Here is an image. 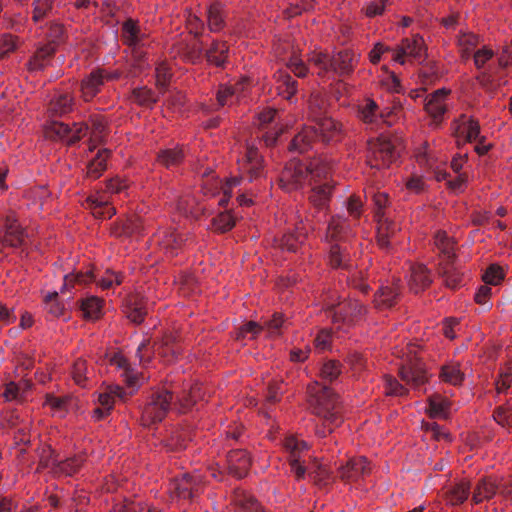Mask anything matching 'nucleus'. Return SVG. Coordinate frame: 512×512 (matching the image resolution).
<instances>
[{
    "label": "nucleus",
    "mask_w": 512,
    "mask_h": 512,
    "mask_svg": "<svg viewBox=\"0 0 512 512\" xmlns=\"http://www.w3.org/2000/svg\"><path fill=\"white\" fill-rule=\"evenodd\" d=\"M331 169L332 165L322 158H315L309 163L291 161L285 167L280 183L288 191L297 189L305 183L311 185L310 202L319 214H325L332 190L328 179Z\"/></svg>",
    "instance_id": "nucleus-1"
},
{
    "label": "nucleus",
    "mask_w": 512,
    "mask_h": 512,
    "mask_svg": "<svg viewBox=\"0 0 512 512\" xmlns=\"http://www.w3.org/2000/svg\"><path fill=\"white\" fill-rule=\"evenodd\" d=\"M106 123L101 116H95L91 119V127L85 124H75L72 128L68 125L51 121L44 128V133L47 138L52 140H63L68 144H73L80 138L85 136L90 131V144L95 147L98 142L104 138Z\"/></svg>",
    "instance_id": "nucleus-2"
},
{
    "label": "nucleus",
    "mask_w": 512,
    "mask_h": 512,
    "mask_svg": "<svg viewBox=\"0 0 512 512\" xmlns=\"http://www.w3.org/2000/svg\"><path fill=\"white\" fill-rule=\"evenodd\" d=\"M308 393L310 404L314 407L315 412L324 419V429L318 428L316 434L320 437H325L326 428L328 429V432L331 433L333 431L332 426L336 427L340 423L337 412L334 411L336 407V398L328 388L322 387L318 383L310 386L308 388Z\"/></svg>",
    "instance_id": "nucleus-3"
},
{
    "label": "nucleus",
    "mask_w": 512,
    "mask_h": 512,
    "mask_svg": "<svg viewBox=\"0 0 512 512\" xmlns=\"http://www.w3.org/2000/svg\"><path fill=\"white\" fill-rule=\"evenodd\" d=\"M308 60L318 69V75L322 76L331 71L340 74L349 72L356 62V56L351 51L344 50L331 59L322 50H314L310 53Z\"/></svg>",
    "instance_id": "nucleus-4"
},
{
    "label": "nucleus",
    "mask_w": 512,
    "mask_h": 512,
    "mask_svg": "<svg viewBox=\"0 0 512 512\" xmlns=\"http://www.w3.org/2000/svg\"><path fill=\"white\" fill-rule=\"evenodd\" d=\"M172 395L167 390L159 391L153 394L142 411L141 422L143 426H151L161 422L166 416Z\"/></svg>",
    "instance_id": "nucleus-5"
},
{
    "label": "nucleus",
    "mask_w": 512,
    "mask_h": 512,
    "mask_svg": "<svg viewBox=\"0 0 512 512\" xmlns=\"http://www.w3.org/2000/svg\"><path fill=\"white\" fill-rule=\"evenodd\" d=\"M368 163L372 168H384L393 163L398 152L392 142L386 136H380L368 144Z\"/></svg>",
    "instance_id": "nucleus-6"
},
{
    "label": "nucleus",
    "mask_w": 512,
    "mask_h": 512,
    "mask_svg": "<svg viewBox=\"0 0 512 512\" xmlns=\"http://www.w3.org/2000/svg\"><path fill=\"white\" fill-rule=\"evenodd\" d=\"M374 203L378 209L377 216L378 220V244L382 248H388L392 245L390 238L394 235L397 230V226L391 223L388 218L380 215V210L384 208L388 202V195L385 192H377L373 195Z\"/></svg>",
    "instance_id": "nucleus-7"
},
{
    "label": "nucleus",
    "mask_w": 512,
    "mask_h": 512,
    "mask_svg": "<svg viewBox=\"0 0 512 512\" xmlns=\"http://www.w3.org/2000/svg\"><path fill=\"white\" fill-rule=\"evenodd\" d=\"M132 394L127 393L118 385H108L98 395V407L94 410L93 417L96 420L105 418L111 411L116 400L126 401Z\"/></svg>",
    "instance_id": "nucleus-8"
},
{
    "label": "nucleus",
    "mask_w": 512,
    "mask_h": 512,
    "mask_svg": "<svg viewBox=\"0 0 512 512\" xmlns=\"http://www.w3.org/2000/svg\"><path fill=\"white\" fill-rule=\"evenodd\" d=\"M426 49L424 40L421 36L415 35L410 39H405L398 49L392 52V60L400 64H405V57H411L416 60H422Z\"/></svg>",
    "instance_id": "nucleus-9"
},
{
    "label": "nucleus",
    "mask_w": 512,
    "mask_h": 512,
    "mask_svg": "<svg viewBox=\"0 0 512 512\" xmlns=\"http://www.w3.org/2000/svg\"><path fill=\"white\" fill-rule=\"evenodd\" d=\"M284 448L289 453V461L292 471L298 479L305 476V468L299 463L302 452L308 449V445L303 440L294 436H289L284 441Z\"/></svg>",
    "instance_id": "nucleus-10"
},
{
    "label": "nucleus",
    "mask_w": 512,
    "mask_h": 512,
    "mask_svg": "<svg viewBox=\"0 0 512 512\" xmlns=\"http://www.w3.org/2000/svg\"><path fill=\"white\" fill-rule=\"evenodd\" d=\"M242 180V177L235 176L223 183L221 180L213 178L207 180L202 189L205 195L210 194L212 196L216 195L218 190H220L223 193V197L218 201V203L220 205H225L231 197L233 189L239 186Z\"/></svg>",
    "instance_id": "nucleus-11"
},
{
    "label": "nucleus",
    "mask_w": 512,
    "mask_h": 512,
    "mask_svg": "<svg viewBox=\"0 0 512 512\" xmlns=\"http://www.w3.org/2000/svg\"><path fill=\"white\" fill-rule=\"evenodd\" d=\"M165 254L173 256L181 248L183 238L171 229H161L156 232L152 239Z\"/></svg>",
    "instance_id": "nucleus-12"
},
{
    "label": "nucleus",
    "mask_w": 512,
    "mask_h": 512,
    "mask_svg": "<svg viewBox=\"0 0 512 512\" xmlns=\"http://www.w3.org/2000/svg\"><path fill=\"white\" fill-rule=\"evenodd\" d=\"M197 478L189 475H183L175 479L170 486V494L173 500H188L198 491Z\"/></svg>",
    "instance_id": "nucleus-13"
},
{
    "label": "nucleus",
    "mask_w": 512,
    "mask_h": 512,
    "mask_svg": "<svg viewBox=\"0 0 512 512\" xmlns=\"http://www.w3.org/2000/svg\"><path fill=\"white\" fill-rule=\"evenodd\" d=\"M370 472V465L365 457L350 459L346 465L339 467V474L343 480L357 481Z\"/></svg>",
    "instance_id": "nucleus-14"
},
{
    "label": "nucleus",
    "mask_w": 512,
    "mask_h": 512,
    "mask_svg": "<svg viewBox=\"0 0 512 512\" xmlns=\"http://www.w3.org/2000/svg\"><path fill=\"white\" fill-rule=\"evenodd\" d=\"M505 493L500 482L493 477H485L478 481L474 488L472 500L475 504L491 499L497 492Z\"/></svg>",
    "instance_id": "nucleus-15"
},
{
    "label": "nucleus",
    "mask_w": 512,
    "mask_h": 512,
    "mask_svg": "<svg viewBox=\"0 0 512 512\" xmlns=\"http://www.w3.org/2000/svg\"><path fill=\"white\" fill-rule=\"evenodd\" d=\"M449 90L438 89L430 94L425 102L426 112L434 119L438 120L447 110V99Z\"/></svg>",
    "instance_id": "nucleus-16"
},
{
    "label": "nucleus",
    "mask_w": 512,
    "mask_h": 512,
    "mask_svg": "<svg viewBox=\"0 0 512 512\" xmlns=\"http://www.w3.org/2000/svg\"><path fill=\"white\" fill-rule=\"evenodd\" d=\"M239 168L243 173L250 174V181L259 176L262 168V158L253 145H247L245 156L238 160Z\"/></svg>",
    "instance_id": "nucleus-17"
},
{
    "label": "nucleus",
    "mask_w": 512,
    "mask_h": 512,
    "mask_svg": "<svg viewBox=\"0 0 512 512\" xmlns=\"http://www.w3.org/2000/svg\"><path fill=\"white\" fill-rule=\"evenodd\" d=\"M455 135L458 140L477 141L480 137V127L478 122L468 116H461L455 125Z\"/></svg>",
    "instance_id": "nucleus-18"
},
{
    "label": "nucleus",
    "mask_w": 512,
    "mask_h": 512,
    "mask_svg": "<svg viewBox=\"0 0 512 512\" xmlns=\"http://www.w3.org/2000/svg\"><path fill=\"white\" fill-rule=\"evenodd\" d=\"M400 376L407 385H410L413 388H418L427 380V375L423 366L418 363H412L410 358L409 363L401 368Z\"/></svg>",
    "instance_id": "nucleus-19"
},
{
    "label": "nucleus",
    "mask_w": 512,
    "mask_h": 512,
    "mask_svg": "<svg viewBox=\"0 0 512 512\" xmlns=\"http://www.w3.org/2000/svg\"><path fill=\"white\" fill-rule=\"evenodd\" d=\"M228 469L234 476L241 478L247 474L251 460L244 450H234L228 454Z\"/></svg>",
    "instance_id": "nucleus-20"
},
{
    "label": "nucleus",
    "mask_w": 512,
    "mask_h": 512,
    "mask_svg": "<svg viewBox=\"0 0 512 512\" xmlns=\"http://www.w3.org/2000/svg\"><path fill=\"white\" fill-rule=\"evenodd\" d=\"M467 371V363L459 361H450L441 369L440 377L443 382L451 385L462 383Z\"/></svg>",
    "instance_id": "nucleus-21"
},
{
    "label": "nucleus",
    "mask_w": 512,
    "mask_h": 512,
    "mask_svg": "<svg viewBox=\"0 0 512 512\" xmlns=\"http://www.w3.org/2000/svg\"><path fill=\"white\" fill-rule=\"evenodd\" d=\"M109 199L104 193H97L87 198V206L91 209L95 218H110L115 214V209L108 206Z\"/></svg>",
    "instance_id": "nucleus-22"
},
{
    "label": "nucleus",
    "mask_w": 512,
    "mask_h": 512,
    "mask_svg": "<svg viewBox=\"0 0 512 512\" xmlns=\"http://www.w3.org/2000/svg\"><path fill=\"white\" fill-rule=\"evenodd\" d=\"M106 76L101 71H93L83 79L81 84L82 97L85 101L91 100L100 90Z\"/></svg>",
    "instance_id": "nucleus-23"
},
{
    "label": "nucleus",
    "mask_w": 512,
    "mask_h": 512,
    "mask_svg": "<svg viewBox=\"0 0 512 512\" xmlns=\"http://www.w3.org/2000/svg\"><path fill=\"white\" fill-rule=\"evenodd\" d=\"M316 136L321 138L323 141H330L334 139L340 131V124L337 123L330 117L324 116L319 119H315Z\"/></svg>",
    "instance_id": "nucleus-24"
},
{
    "label": "nucleus",
    "mask_w": 512,
    "mask_h": 512,
    "mask_svg": "<svg viewBox=\"0 0 512 512\" xmlns=\"http://www.w3.org/2000/svg\"><path fill=\"white\" fill-rule=\"evenodd\" d=\"M109 363L117 369L122 370L121 376L125 379L129 388H134L138 385L137 373L133 372L130 365L127 363L124 356L120 353H114L109 358Z\"/></svg>",
    "instance_id": "nucleus-25"
},
{
    "label": "nucleus",
    "mask_w": 512,
    "mask_h": 512,
    "mask_svg": "<svg viewBox=\"0 0 512 512\" xmlns=\"http://www.w3.org/2000/svg\"><path fill=\"white\" fill-rule=\"evenodd\" d=\"M122 37L128 46L138 47L144 45L145 34L140 30L138 24L131 19L123 24Z\"/></svg>",
    "instance_id": "nucleus-26"
},
{
    "label": "nucleus",
    "mask_w": 512,
    "mask_h": 512,
    "mask_svg": "<svg viewBox=\"0 0 512 512\" xmlns=\"http://www.w3.org/2000/svg\"><path fill=\"white\" fill-rule=\"evenodd\" d=\"M148 304L137 295L130 296L127 301L126 315L133 323H141L147 314Z\"/></svg>",
    "instance_id": "nucleus-27"
},
{
    "label": "nucleus",
    "mask_w": 512,
    "mask_h": 512,
    "mask_svg": "<svg viewBox=\"0 0 512 512\" xmlns=\"http://www.w3.org/2000/svg\"><path fill=\"white\" fill-rule=\"evenodd\" d=\"M245 89L244 82L237 83L234 87L221 86L217 92V101L220 106L233 105L240 100Z\"/></svg>",
    "instance_id": "nucleus-28"
},
{
    "label": "nucleus",
    "mask_w": 512,
    "mask_h": 512,
    "mask_svg": "<svg viewBox=\"0 0 512 512\" xmlns=\"http://www.w3.org/2000/svg\"><path fill=\"white\" fill-rule=\"evenodd\" d=\"M275 88L278 95L290 99L297 91L296 81L286 72L279 70L275 75Z\"/></svg>",
    "instance_id": "nucleus-29"
},
{
    "label": "nucleus",
    "mask_w": 512,
    "mask_h": 512,
    "mask_svg": "<svg viewBox=\"0 0 512 512\" xmlns=\"http://www.w3.org/2000/svg\"><path fill=\"white\" fill-rule=\"evenodd\" d=\"M430 282V274L424 265L417 264L412 267L409 285L415 293L427 287Z\"/></svg>",
    "instance_id": "nucleus-30"
},
{
    "label": "nucleus",
    "mask_w": 512,
    "mask_h": 512,
    "mask_svg": "<svg viewBox=\"0 0 512 512\" xmlns=\"http://www.w3.org/2000/svg\"><path fill=\"white\" fill-rule=\"evenodd\" d=\"M55 51L52 44H47L37 50L33 58L29 61V69L31 71H39L51 64V56Z\"/></svg>",
    "instance_id": "nucleus-31"
},
{
    "label": "nucleus",
    "mask_w": 512,
    "mask_h": 512,
    "mask_svg": "<svg viewBox=\"0 0 512 512\" xmlns=\"http://www.w3.org/2000/svg\"><path fill=\"white\" fill-rule=\"evenodd\" d=\"M317 138L314 127L307 126L300 133H298L291 143V149L300 153L307 151L313 141Z\"/></svg>",
    "instance_id": "nucleus-32"
},
{
    "label": "nucleus",
    "mask_w": 512,
    "mask_h": 512,
    "mask_svg": "<svg viewBox=\"0 0 512 512\" xmlns=\"http://www.w3.org/2000/svg\"><path fill=\"white\" fill-rule=\"evenodd\" d=\"M25 235L19 224L7 218L4 241L6 245L16 247L24 243Z\"/></svg>",
    "instance_id": "nucleus-33"
},
{
    "label": "nucleus",
    "mask_w": 512,
    "mask_h": 512,
    "mask_svg": "<svg viewBox=\"0 0 512 512\" xmlns=\"http://www.w3.org/2000/svg\"><path fill=\"white\" fill-rule=\"evenodd\" d=\"M102 300L95 296L86 297L82 300L81 311L84 318L96 320L102 314Z\"/></svg>",
    "instance_id": "nucleus-34"
},
{
    "label": "nucleus",
    "mask_w": 512,
    "mask_h": 512,
    "mask_svg": "<svg viewBox=\"0 0 512 512\" xmlns=\"http://www.w3.org/2000/svg\"><path fill=\"white\" fill-rule=\"evenodd\" d=\"M469 493L470 483L469 481L462 479L447 492L448 501L452 505L461 504L468 498Z\"/></svg>",
    "instance_id": "nucleus-35"
},
{
    "label": "nucleus",
    "mask_w": 512,
    "mask_h": 512,
    "mask_svg": "<svg viewBox=\"0 0 512 512\" xmlns=\"http://www.w3.org/2000/svg\"><path fill=\"white\" fill-rule=\"evenodd\" d=\"M73 106V98L68 92L57 93L50 103V110L54 114L62 115L70 112Z\"/></svg>",
    "instance_id": "nucleus-36"
},
{
    "label": "nucleus",
    "mask_w": 512,
    "mask_h": 512,
    "mask_svg": "<svg viewBox=\"0 0 512 512\" xmlns=\"http://www.w3.org/2000/svg\"><path fill=\"white\" fill-rule=\"evenodd\" d=\"M449 401L440 395H435L429 400V415L433 418H446L449 414Z\"/></svg>",
    "instance_id": "nucleus-37"
},
{
    "label": "nucleus",
    "mask_w": 512,
    "mask_h": 512,
    "mask_svg": "<svg viewBox=\"0 0 512 512\" xmlns=\"http://www.w3.org/2000/svg\"><path fill=\"white\" fill-rule=\"evenodd\" d=\"M109 152L106 149L99 150L96 157L88 164L87 174L91 178H98L106 169V160Z\"/></svg>",
    "instance_id": "nucleus-38"
},
{
    "label": "nucleus",
    "mask_w": 512,
    "mask_h": 512,
    "mask_svg": "<svg viewBox=\"0 0 512 512\" xmlns=\"http://www.w3.org/2000/svg\"><path fill=\"white\" fill-rule=\"evenodd\" d=\"M228 48L224 42H214L207 51V60L216 66H221L227 58Z\"/></svg>",
    "instance_id": "nucleus-39"
},
{
    "label": "nucleus",
    "mask_w": 512,
    "mask_h": 512,
    "mask_svg": "<svg viewBox=\"0 0 512 512\" xmlns=\"http://www.w3.org/2000/svg\"><path fill=\"white\" fill-rule=\"evenodd\" d=\"M70 401L71 399L68 397H56L53 395H47L44 405L49 407L55 415L62 417L65 415L68 406L70 405Z\"/></svg>",
    "instance_id": "nucleus-40"
},
{
    "label": "nucleus",
    "mask_w": 512,
    "mask_h": 512,
    "mask_svg": "<svg viewBox=\"0 0 512 512\" xmlns=\"http://www.w3.org/2000/svg\"><path fill=\"white\" fill-rule=\"evenodd\" d=\"M184 154L182 149L173 148V149H165L160 152L158 155V162L165 167L169 168L175 166L181 162Z\"/></svg>",
    "instance_id": "nucleus-41"
},
{
    "label": "nucleus",
    "mask_w": 512,
    "mask_h": 512,
    "mask_svg": "<svg viewBox=\"0 0 512 512\" xmlns=\"http://www.w3.org/2000/svg\"><path fill=\"white\" fill-rule=\"evenodd\" d=\"M347 232L344 220L341 218H332L327 227V240H342Z\"/></svg>",
    "instance_id": "nucleus-42"
},
{
    "label": "nucleus",
    "mask_w": 512,
    "mask_h": 512,
    "mask_svg": "<svg viewBox=\"0 0 512 512\" xmlns=\"http://www.w3.org/2000/svg\"><path fill=\"white\" fill-rule=\"evenodd\" d=\"M207 20L210 30L218 31L222 27L223 16L222 7L219 3L210 5L207 11Z\"/></svg>",
    "instance_id": "nucleus-43"
},
{
    "label": "nucleus",
    "mask_w": 512,
    "mask_h": 512,
    "mask_svg": "<svg viewBox=\"0 0 512 512\" xmlns=\"http://www.w3.org/2000/svg\"><path fill=\"white\" fill-rule=\"evenodd\" d=\"M398 292L394 287H382L375 297V303L381 307H389L393 304Z\"/></svg>",
    "instance_id": "nucleus-44"
},
{
    "label": "nucleus",
    "mask_w": 512,
    "mask_h": 512,
    "mask_svg": "<svg viewBox=\"0 0 512 512\" xmlns=\"http://www.w3.org/2000/svg\"><path fill=\"white\" fill-rule=\"evenodd\" d=\"M235 225V218L230 212L218 214L212 219V226L216 231L225 232Z\"/></svg>",
    "instance_id": "nucleus-45"
},
{
    "label": "nucleus",
    "mask_w": 512,
    "mask_h": 512,
    "mask_svg": "<svg viewBox=\"0 0 512 512\" xmlns=\"http://www.w3.org/2000/svg\"><path fill=\"white\" fill-rule=\"evenodd\" d=\"M478 42L477 37L471 33H464L458 39V45L462 57L468 58Z\"/></svg>",
    "instance_id": "nucleus-46"
},
{
    "label": "nucleus",
    "mask_w": 512,
    "mask_h": 512,
    "mask_svg": "<svg viewBox=\"0 0 512 512\" xmlns=\"http://www.w3.org/2000/svg\"><path fill=\"white\" fill-rule=\"evenodd\" d=\"M132 96L140 105L149 106L157 101L156 95L146 87L134 89Z\"/></svg>",
    "instance_id": "nucleus-47"
},
{
    "label": "nucleus",
    "mask_w": 512,
    "mask_h": 512,
    "mask_svg": "<svg viewBox=\"0 0 512 512\" xmlns=\"http://www.w3.org/2000/svg\"><path fill=\"white\" fill-rule=\"evenodd\" d=\"M504 277L503 269L497 265H490L482 278L486 284L497 285Z\"/></svg>",
    "instance_id": "nucleus-48"
},
{
    "label": "nucleus",
    "mask_w": 512,
    "mask_h": 512,
    "mask_svg": "<svg viewBox=\"0 0 512 512\" xmlns=\"http://www.w3.org/2000/svg\"><path fill=\"white\" fill-rule=\"evenodd\" d=\"M435 245L447 255L448 258L453 254V243L450 241L446 232L438 231L435 234Z\"/></svg>",
    "instance_id": "nucleus-49"
},
{
    "label": "nucleus",
    "mask_w": 512,
    "mask_h": 512,
    "mask_svg": "<svg viewBox=\"0 0 512 512\" xmlns=\"http://www.w3.org/2000/svg\"><path fill=\"white\" fill-rule=\"evenodd\" d=\"M201 389L202 388L199 384H195L190 388L187 396L183 395L179 399L180 405L183 410L188 409L190 406H192L196 402V400L198 398L201 397Z\"/></svg>",
    "instance_id": "nucleus-50"
},
{
    "label": "nucleus",
    "mask_w": 512,
    "mask_h": 512,
    "mask_svg": "<svg viewBox=\"0 0 512 512\" xmlns=\"http://www.w3.org/2000/svg\"><path fill=\"white\" fill-rule=\"evenodd\" d=\"M87 365L86 361L79 359L77 360L72 369V377L76 384L84 386L86 380Z\"/></svg>",
    "instance_id": "nucleus-51"
},
{
    "label": "nucleus",
    "mask_w": 512,
    "mask_h": 512,
    "mask_svg": "<svg viewBox=\"0 0 512 512\" xmlns=\"http://www.w3.org/2000/svg\"><path fill=\"white\" fill-rule=\"evenodd\" d=\"M304 240V235L299 233L297 236L294 234H286L282 237L280 246L288 251H296L298 245Z\"/></svg>",
    "instance_id": "nucleus-52"
},
{
    "label": "nucleus",
    "mask_w": 512,
    "mask_h": 512,
    "mask_svg": "<svg viewBox=\"0 0 512 512\" xmlns=\"http://www.w3.org/2000/svg\"><path fill=\"white\" fill-rule=\"evenodd\" d=\"M340 365L336 361H328L324 363L321 369V376L323 379L332 381L340 374Z\"/></svg>",
    "instance_id": "nucleus-53"
},
{
    "label": "nucleus",
    "mask_w": 512,
    "mask_h": 512,
    "mask_svg": "<svg viewBox=\"0 0 512 512\" xmlns=\"http://www.w3.org/2000/svg\"><path fill=\"white\" fill-rule=\"evenodd\" d=\"M378 109H379V107L374 101H372V100L367 101V103L361 109V112H360L362 120L366 123L374 122L377 117L376 112Z\"/></svg>",
    "instance_id": "nucleus-54"
},
{
    "label": "nucleus",
    "mask_w": 512,
    "mask_h": 512,
    "mask_svg": "<svg viewBox=\"0 0 512 512\" xmlns=\"http://www.w3.org/2000/svg\"><path fill=\"white\" fill-rule=\"evenodd\" d=\"M389 1L390 0H375L368 3L365 7V15L367 17H374L382 14Z\"/></svg>",
    "instance_id": "nucleus-55"
},
{
    "label": "nucleus",
    "mask_w": 512,
    "mask_h": 512,
    "mask_svg": "<svg viewBox=\"0 0 512 512\" xmlns=\"http://www.w3.org/2000/svg\"><path fill=\"white\" fill-rule=\"evenodd\" d=\"M385 389L388 395L402 396L406 392L405 388L390 376L385 377Z\"/></svg>",
    "instance_id": "nucleus-56"
},
{
    "label": "nucleus",
    "mask_w": 512,
    "mask_h": 512,
    "mask_svg": "<svg viewBox=\"0 0 512 512\" xmlns=\"http://www.w3.org/2000/svg\"><path fill=\"white\" fill-rule=\"evenodd\" d=\"M46 309L54 316H60L63 313V306L57 300V293L49 294L45 298Z\"/></svg>",
    "instance_id": "nucleus-57"
},
{
    "label": "nucleus",
    "mask_w": 512,
    "mask_h": 512,
    "mask_svg": "<svg viewBox=\"0 0 512 512\" xmlns=\"http://www.w3.org/2000/svg\"><path fill=\"white\" fill-rule=\"evenodd\" d=\"M238 504L248 512H258L260 505L257 500L250 495H243L237 497Z\"/></svg>",
    "instance_id": "nucleus-58"
},
{
    "label": "nucleus",
    "mask_w": 512,
    "mask_h": 512,
    "mask_svg": "<svg viewBox=\"0 0 512 512\" xmlns=\"http://www.w3.org/2000/svg\"><path fill=\"white\" fill-rule=\"evenodd\" d=\"M287 66L298 77H304L306 75V67L303 61L297 55L293 54L288 59Z\"/></svg>",
    "instance_id": "nucleus-59"
},
{
    "label": "nucleus",
    "mask_w": 512,
    "mask_h": 512,
    "mask_svg": "<svg viewBox=\"0 0 512 512\" xmlns=\"http://www.w3.org/2000/svg\"><path fill=\"white\" fill-rule=\"evenodd\" d=\"M494 419L502 426L512 428V411L508 408L500 407L494 414Z\"/></svg>",
    "instance_id": "nucleus-60"
},
{
    "label": "nucleus",
    "mask_w": 512,
    "mask_h": 512,
    "mask_svg": "<svg viewBox=\"0 0 512 512\" xmlns=\"http://www.w3.org/2000/svg\"><path fill=\"white\" fill-rule=\"evenodd\" d=\"M381 84L388 91L391 92H399L400 91V82L397 76L394 73L387 72L385 76L381 79Z\"/></svg>",
    "instance_id": "nucleus-61"
},
{
    "label": "nucleus",
    "mask_w": 512,
    "mask_h": 512,
    "mask_svg": "<svg viewBox=\"0 0 512 512\" xmlns=\"http://www.w3.org/2000/svg\"><path fill=\"white\" fill-rule=\"evenodd\" d=\"M493 55H494V52L487 47L477 50L474 53V62H475L476 67L482 68L486 64L487 61L492 59Z\"/></svg>",
    "instance_id": "nucleus-62"
},
{
    "label": "nucleus",
    "mask_w": 512,
    "mask_h": 512,
    "mask_svg": "<svg viewBox=\"0 0 512 512\" xmlns=\"http://www.w3.org/2000/svg\"><path fill=\"white\" fill-rule=\"evenodd\" d=\"M51 8V0H36L34 2L33 19L39 21Z\"/></svg>",
    "instance_id": "nucleus-63"
},
{
    "label": "nucleus",
    "mask_w": 512,
    "mask_h": 512,
    "mask_svg": "<svg viewBox=\"0 0 512 512\" xmlns=\"http://www.w3.org/2000/svg\"><path fill=\"white\" fill-rule=\"evenodd\" d=\"M330 341H331L330 332L326 329H323L315 337V340H314L315 348L317 350L324 351L329 347Z\"/></svg>",
    "instance_id": "nucleus-64"
}]
</instances>
